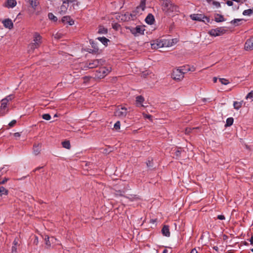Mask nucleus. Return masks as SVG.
<instances>
[{"label":"nucleus","instance_id":"obj_30","mask_svg":"<svg viewBox=\"0 0 253 253\" xmlns=\"http://www.w3.org/2000/svg\"><path fill=\"white\" fill-rule=\"evenodd\" d=\"M62 146L64 148L66 149L70 148V143L69 141H65L62 143Z\"/></svg>","mask_w":253,"mask_h":253},{"label":"nucleus","instance_id":"obj_6","mask_svg":"<svg viewBox=\"0 0 253 253\" xmlns=\"http://www.w3.org/2000/svg\"><path fill=\"white\" fill-rule=\"evenodd\" d=\"M127 113V109L123 107H118L114 113L116 117L120 118L125 117Z\"/></svg>","mask_w":253,"mask_h":253},{"label":"nucleus","instance_id":"obj_24","mask_svg":"<svg viewBox=\"0 0 253 253\" xmlns=\"http://www.w3.org/2000/svg\"><path fill=\"white\" fill-rule=\"evenodd\" d=\"M243 101H240V102L234 101L233 103V106H234V109H235L236 110H239L240 108H241V107L243 105Z\"/></svg>","mask_w":253,"mask_h":253},{"label":"nucleus","instance_id":"obj_23","mask_svg":"<svg viewBox=\"0 0 253 253\" xmlns=\"http://www.w3.org/2000/svg\"><path fill=\"white\" fill-rule=\"evenodd\" d=\"M18 245V240L17 239H15L13 241V246L12 247V253H17V247Z\"/></svg>","mask_w":253,"mask_h":253},{"label":"nucleus","instance_id":"obj_60","mask_svg":"<svg viewBox=\"0 0 253 253\" xmlns=\"http://www.w3.org/2000/svg\"><path fill=\"white\" fill-rule=\"evenodd\" d=\"M213 0H207V1L208 2V3H210V2H212Z\"/></svg>","mask_w":253,"mask_h":253},{"label":"nucleus","instance_id":"obj_2","mask_svg":"<svg viewBox=\"0 0 253 253\" xmlns=\"http://www.w3.org/2000/svg\"><path fill=\"white\" fill-rule=\"evenodd\" d=\"M190 70L189 66H182L174 69L172 74V78L176 81H181L184 78L185 74Z\"/></svg>","mask_w":253,"mask_h":253},{"label":"nucleus","instance_id":"obj_18","mask_svg":"<svg viewBox=\"0 0 253 253\" xmlns=\"http://www.w3.org/2000/svg\"><path fill=\"white\" fill-rule=\"evenodd\" d=\"M144 99L142 96H137L136 98V105L137 106L144 107V105L142 104V103L144 102Z\"/></svg>","mask_w":253,"mask_h":253},{"label":"nucleus","instance_id":"obj_16","mask_svg":"<svg viewBox=\"0 0 253 253\" xmlns=\"http://www.w3.org/2000/svg\"><path fill=\"white\" fill-rule=\"evenodd\" d=\"M42 144H35L33 146V153L35 155H38L40 154L41 150Z\"/></svg>","mask_w":253,"mask_h":253},{"label":"nucleus","instance_id":"obj_29","mask_svg":"<svg viewBox=\"0 0 253 253\" xmlns=\"http://www.w3.org/2000/svg\"><path fill=\"white\" fill-rule=\"evenodd\" d=\"M253 12V11L252 9H248L247 10H245L243 12V14L245 16H250L252 14Z\"/></svg>","mask_w":253,"mask_h":253},{"label":"nucleus","instance_id":"obj_14","mask_svg":"<svg viewBox=\"0 0 253 253\" xmlns=\"http://www.w3.org/2000/svg\"><path fill=\"white\" fill-rule=\"evenodd\" d=\"M191 18L193 20L199 21H204V19H207V17H205L203 14H193L190 15Z\"/></svg>","mask_w":253,"mask_h":253},{"label":"nucleus","instance_id":"obj_21","mask_svg":"<svg viewBox=\"0 0 253 253\" xmlns=\"http://www.w3.org/2000/svg\"><path fill=\"white\" fill-rule=\"evenodd\" d=\"M68 2L69 1L68 0L63 1L62 5L61 6V10L63 13H65L68 7Z\"/></svg>","mask_w":253,"mask_h":253},{"label":"nucleus","instance_id":"obj_10","mask_svg":"<svg viewBox=\"0 0 253 253\" xmlns=\"http://www.w3.org/2000/svg\"><path fill=\"white\" fill-rule=\"evenodd\" d=\"M42 38L40 35L38 33H35L34 34L33 41L32 43L38 45L39 47L42 43Z\"/></svg>","mask_w":253,"mask_h":253},{"label":"nucleus","instance_id":"obj_55","mask_svg":"<svg viewBox=\"0 0 253 253\" xmlns=\"http://www.w3.org/2000/svg\"><path fill=\"white\" fill-rule=\"evenodd\" d=\"M41 168H42V167H38V168H37L36 169H35L33 170V171L35 172L36 171L39 170V169H41Z\"/></svg>","mask_w":253,"mask_h":253},{"label":"nucleus","instance_id":"obj_20","mask_svg":"<svg viewBox=\"0 0 253 253\" xmlns=\"http://www.w3.org/2000/svg\"><path fill=\"white\" fill-rule=\"evenodd\" d=\"M162 232L163 235L167 237H169L170 232L169 226L168 225H165L162 229Z\"/></svg>","mask_w":253,"mask_h":253},{"label":"nucleus","instance_id":"obj_31","mask_svg":"<svg viewBox=\"0 0 253 253\" xmlns=\"http://www.w3.org/2000/svg\"><path fill=\"white\" fill-rule=\"evenodd\" d=\"M233 123V119L232 118H229L226 120V126H230Z\"/></svg>","mask_w":253,"mask_h":253},{"label":"nucleus","instance_id":"obj_15","mask_svg":"<svg viewBox=\"0 0 253 253\" xmlns=\"http://www.w3.org/2000/svg\"><path fill=\"white\" fill-rule=\"evenodd\" d=\"M44 240L45 242V244L48 247H50L51 244H55L56 241V239L53 237H51L49 238L48 236L46 235L45 236Z\"/></svg>","mask_w":253,"mask_h":253},{"label":"nucleus","instance_id":"obj_46","mask_svg":"<svg viewBox=\"0 0 253 253\" xmlns=\"http://www.w3.org/2000/svg\"><path fill=\"white\" fill-rule=\"evenodd\" d=\"M148 75V72L147 71L144 72L142 73L141 76L145 78L146 76Z\"/></svg>","mask_w":253,"mask_h":253},{"label":"nucleus","instance_id":"obj_48","mask_svg":"<svg viewBox=\"0 0 253 253\" xmlns=\"http://www.w3.org/2000/svg\"><path fill=\"white\" fill-rule=\"evenodd\" d=\"M192 130V129L190 128H187L186 129H185V133H187V134H188Z\"/></svg>","mask_w":253,"mask_h":253},{"label":"nucleus","instance_id":"obj_40","mask_svg":"<svg viewBox=\"0 0 253 253\" xmlns=\"http://www.w3.org/2000/svg\"><path fill=\"white\" fill-rule=\"evenodd\" d=\"M212 4L214 5L216 8H219L220 7V4L219 2L213 0Z\"/></svg>","mask_w":253,"mask_h":253},{"label":"nucleus","instance_id":"obj_9","mask_svg":"<svg viewBox=\"0 0 253 253\" xmlns=\"http://www.w3.org/2000/svg\"><path fill=\"white\" fill-rule=\"evenodd\" d=\"M7 103L6 100H1V106H0V115L3 116L8 112L7 108Z\"/></svg>","mask_w":253,"mask_h":253},{"label":"nucleus","instance_id":"obj_1","mask_svg":"<svg viewBox=\"0 0 253 253\" xmlns=\"http://www.w3.org/2000/svg\"><path fill=\"white\" fill-rule=\"evenodd\" d=\"M174 39H158L151 42V45L153 49H158L163 47H170L175 43Z\"/></svg>","mask_w":253,"mask_h":253},{"label":"nucleus","instance_id":"obj_54","mask_svg":"<svg viewBox=\"0 0 253 253\" xmlns=\"http://www.w3.org/2000/svg\"><path fill=\"white\" fill-rule=\"evenodd\" d=\"M144 117L145 118H148V119H150L151 118V116L150 115H144Z\"/></svg>","mask_w":253,"mask_h":253},{"label":"nucleus","instance_id":"obj_8","mask_svg":"<svg viewBox=\"0 0 253 253\" xmlns=\"http://www.w3.org/2000/svg\"><path fill=\"white\" fill-rule=\"evenodd\" d=\"M146 0H141L139 6L136 7V10L133 13H136V14H141L145 8Z\"/></svg>","mask_w":253,"mask_h":253},{"label":"nucleus","instance_id":"obj_50","mask_svg":"<svg viewBox=\"0 0 253 253\" xmlns=\"http://www.w3.org/2000/svg\"><path fill=\"white\" fill-rule=\"evenodd\" d=\"M181 151L180 150H177L176 152H175V155L177 156H179L180 154H181Z\"/></svg>","mask_w":253,"mask_h":253},{"label":"nucleus","instance_id":"obj_61","mask_svg":"<svg viewBox=\"0 0 253 253\" xmlns=\"http://www.w3.org/2000/svg\"><path fill=\"white\" fill-rule=\"evenodd\" d=\"M226 253H233L231 251H228Z\"/></svg>","mask_w":253,"mask_h":253},{"label":"nucleus","instance_id":"obj_17","mask_svg":"<svg viewBox=\"0 0 253 253\" xmlns=\"http://www.w3.org/2000/svg\"><path fill=\"white\" fill-rule=\"evenodd\" d=\"M17 4L16 0H7L5 3V7L7 8H13Z\"/></svg>","mask_w":253,"mask_h":253},{"label":"nucleus","instance_id":"obj_26","mask_svg":"<svg viewBox=\"0 0 253 253\" xmlns=\"http://www.w3.org/2000/svg\"><path fill=\"white\" fill-rule=\"evenodd\" d=\"M215 21L217 22H220L224 21L225 19L223 16L219 14H217L215 17Z\"/></svg>","mask_w":253,"mask_h":253},{"label":"nucleus","instance_id":"obj_43","mask_svg":"<svg viewBox=\"0 0 253 253\" xmlns=\"http://www.w3.org/2000/svg\"><path fill=\"white\" fill-rule=\"evenodd\" d=\"M16 122L15 120H12L11 122H10L9 123V126L11 127L14 126V125L16 124Z\"/></svg>","mask_w":253,"mask_h":253},{"label":"nucleus","instance_id":"obj_27","mask_svg":"<svg viewBox=\"0 0 253 253\" xmlns=\"http://www.w3.org/2000/svg\"><path fill=\"white\" fill-rule=\"evenodd\" d=\"M29 2L32 8L34 9H36V7L38 4V2L37 1V0H29Z\"/></svg>","mask_w":253,"mask_h":253},{"label":"nucleus","instance_id":"obj_34","mask_svg":"<svg viewBox=\"0 0 253 253\" xmlns=\"http://www.w3.org/2000/svg\"><path fill=\"white\" fill-rule=\"evenodd\" d=\"M43 119L45 120H49L51 119V116L49 114H44L42 115Z\"/></svg>","mask_w":253,"mask_h":253},{"label":"nucleus","instance_id":"obj_59","mask_svg":"<svg viewBox=\"0 0 253 253\" xmlns=\"http://www.w3.org/2000/svg\"><path fill=\"white\" fill-rule=\"evenodd\" d=\"M217 80V78H215V77H214V78H213V82H214V83L216 82Z\"/></svg>","mask_w":253,"mask_h":253},{"label":"nucleus","instance_id":"obj_39","mask_svg":"<svg viewBox=\"0 0 253 253\" xmlns=\"http://www.w3.org/2000/svg\"><path fill=\"white\" fill-rule=\"evenodd\" d=\"M125 190H119L118 191H116V193L115 194L117 196H123V194L125 193Z\"/></svg>","mask_w":253,"mask_h":253},{"label":"nucleus","instance_id":"obj_62","mask_svg":"<svg viewBox=\"0 0 253 253\" xmlns=\"http://www.w3.org/2000/svg\"><path fill=\"white\" fill-rule=\"evenodd\" d=\"M213 249H214V250H215L216 251H217V250L218 248H217V247H214L213 248Z\"/></svg>","mask_w":253,"mask_h":253},{"label":"nucleus","instance_id":"obj_5","mask_svg":"<svg viewBox=\"0 0 253 253\" xmlns=\"http://www.w3.org/2000/svg\"><path fill=\"white\" fill-rule=\"evenodd\" d=\"M111 71V68L105 67L100 68L96 71V76L98 78H103L107 75Z\"/></svg>","mask_w":253,"mask_h":253},{"label":"nucleus","instance_id":"obj_42","mask_svg":"<svg viewBox=\"0 0 253 253\" xmlns=\"http://www.w3.org/2000/svg\"><path fill=\"white\" fill-rule=\"evenodd\" d=\"M241 21V19H236L232 20L231 22V23L232 24H235L236 26V25H238V24H236V23H237L238 22H240Z\"/></svg>","mask_w":253,"mask_h":253},{"label":"nucleus","instance_id":"obj_3","mask_svg":"<svg viewBox=\"0 0 253 253\" xmlns=\"http://www.w3.org/2000/svg\"><path fill=\"white\" fill-rule=\"evenodd\" d=\"M162 9L167 14H170L173 12H177V7L169 0H162Z\"/></svg>","mask_w":253,"mask_h":253},{"label":"nucleus","instance_id":"obj_35","mask_svg":"<svg viewBox=\"0 0 253 253\" xmlns=\"http://www.w3.org/2000/svg\"><path fill=\"white\" fill-rule=\"evenodd\" d=\"M246 99H250L252 100H253V91H252L250 93H249L246 97Z\"/></svg>","mask_w":253,"mask_h":253},{"label":"nucleus","instance_id":"obj_45","mask_svg":"<svg viewBox=\"0 0 253 253\" xmlns=\"http://www.w3.org/2000/svg\"><path fill=\"white\" fill-rule=\"evenodd\" d=\"M226 4L228 5V6H232L233 5V2H232V1L231 0H228L227 2H226Z\"/></svg>","mask_w":253,"mask_h":253},{"label":"nucleus","instance_id":"obj_25","mask_svg":"<svg viewBox=\"0 0 253 253\" xmlns=\"http://www.w3.org/2000/svg\"><path fill=\"white\" fill-rule=\"evenodd\" d=\"M96 40H98L105 45H106L108 42L109 41V40L105 37H98L96 39Z\"/></svg>","mask_w":253,"mask_h":253},{"label":"nucleus","instance_id":"obj_28","mask_svg":"<svg viewBox=\"0 0 253 253\" xmlns=\"http://www.w3.org/2000/svg\"><path fill=\"white\" fill-rule=\"evenodd\" d=\"M8 194V190L3 186H0V196L6 195Z\"/></svg>","mask_w":253,"mask_h":253},{"label":"nucleus","instance_id":"obj_49","mask_svg":"<svg viewBox=\"0 0 253 253\" xmlns=\"http://www.w3.org/2000/svg\"><path fill=\"white\" fill-rule=\"evenodd\" d=\"M14 136L15 137H19L20 136V133L19 132H16L14 133Z\"/></svg>","mask_w":253,"mask_h":253},{"label":"nucleus","instance_id":"obj_53","mask_svg":"<svg viewBox=\"0 0 253 253\" xmlns=\"http://www.w3.org/2000/svg\"><path fill=\"white\" fill-rule=\"evenodd\" d=\"M69 25H73V24H74V21L71 20V21H70L69 22Z\"/></svg>","mask_w":253,"mask_h":253},{"label":"nucleus","instance_id":"obj_12","mask_svg":"<svg viewBox=\"0 0 253 253\" xmlns=\"http://www.w3.org/2000/svg\"><path fill=\"white\" fill-rule=\"evenodd\" d=\"M2 23L5 28L11 30L13 28V23L12 21L9 18L3 20Z\"/></svg>","mask_w":253,"mask_h":253},{"label":"nucleus","instance_id":"obj_19","mask_svg":"<svg viewBox=\"0 0 253 253\" xmlns=\"http://www.w3.org/2000/svg\"><path fill=\"white\" fill-rule=\"evenodd\" d=\"M155 21L154 16L151 14H149L145 18V21L147 24H152Z\"/></svg>","mask_w":253,"mask_h":253},{"label":"nucleus","instance_id":"obj_36","mask_svg":"<svg viewBox=\"0 0 253 253\" xmlns=\"http://www.w3.org/2000/svg\"><path fill=\"white\" fill-rule=\"evenodd\" d=\"M219 81L222 84L226 85L229 83L228 81L225 79H220Z\"/></svg>","mask_w":253,"mask_h":253},{"label":"nucleus","instance_id":"obj_63","mask_svg":"<svg viewBox=\"0 0 253 253\" xmlns=\"http://www.w3.org/2000/svg\"><path fill=\"white\" fill-rule=\"evenodd\" d=\"M251 251L253 252V249H251Z\"/></svg>","mask_w":253,"mask_h":253},{"label":"nucleus","instance_id":"obj_58","mask_svg":"<svg viewBox=\"0 0 253 253\" xmlns=\"http://www.w3.org/2000/svg\"><path fill=\"white\" fill-rule=\"evenodd\" d=\"M168 253V250H166V249H165L163 252V253Z\"/></svg>","mask_w":253,"mask_h":253},{"label":"nucleus","instance_id":"obj_38","mask_svg":"<svg viewBox=\"0 0 253 253\" xmlns=\"http://www.w3.org/2000/svg\"><path fill=\"white\" fill-rule=\"evenodd\" d=\"M90 43L91 44L92 47L96 50H98V46L96 45L95 42L93 41H90Z\"/></svg>","mask_w":253,"mask_h":253},{"label":"nucleus","instance_id":"obj_37","mask_svg":"<svg viewBox=\"0 0 253 253\" xmlns=\"http://www.w3.org/2000/svg\"><path fill=\"white\" fill-rule=\"evenodd\" d=\"M13 98V96L12 95H10L6 96L5 98L2 99V100H6V103H8V102L9 101L11 100Z\"/></svg>","mask_w":253,"mask_h":253},{"label":"nucleus","instance_id":"obj_44","mask_svg":"<svg viewBox=\"0 0 253 253\" xmlns=\"http://www.w3.org/2000/svg\"><path fill=\"white\" fill-rule=\"evenodd\" d=\"M8 180L7 178H4L3 180L0 181V184H3Z\"/></svg>","mask_w":253,"mask_h":253},{"label":"nucleus","instance_id":"obj_7","mask_svg":"<svg viewBox=\"0 0 253 253\" xmlns=\"http://www.w3.org/2000/svg\"><path fill=\"white\" fill-rule=\"evenodd\" d=\"M104 62L103 60L100 59H96L90 61L87 64V65L84 67H87L88 68H93L98 67L100 65H102Z\"/></svg>","mask_w":253,"mask_h":253},{"label":"nucleus","instance_id":"obj_32","mask_svg":"<svg viewBox=\"0 0 253 253\" xmlns=\"http://www.w3.org/2000/svg\"><path fill=\"white\" fill-rule=\"evenodd\" d=\"M48 16L49 19L53 20L54 21L57 20V17L52 13H49Z\"/></svg>","mask_w":253,"mask_h":253},{"label":"nucleus","instance_id":"obj_57","mask_svg":"<svg viewBox=\"0 0 253 253\" xmlns=\"http://www.w3.org/2000/svg\"><path fill=\"white\" fill-rule=\"evenodd\" d=\"M190 70L189 71H195V68L194 67H192V68H190Z\"/></svg>","mask_w":253,"mask_h":253},{"label":"nucleus","instance_id":"obj_47","mask_svg":"<svg viewBox=\"0 0 253 253\" xmlns=\"http://www.w3.org/2000/svg\"><path fill=\"white\" fill-rule=\"evenodd\" d=\"M217 218L220 219V220H223V219H225V217L223 215H219L217 216Z\"/></svg>","mask_w":253,"mask_h":253},{"label":"nucleus","instance_id":"obj_11","mask_svg":"<svg viewBox=\"0 0 253 253\" xmlns=\"http://www.w3.org/2000/svg\"><path fill=\"white\" fill-rule=\"evenodd\" d=\"M244 48L246 50L248 51L253 50V37L246 41Z\"/></svg>","mask_w":253,"mask_h":253},{"label":"nucleus","instance_id":"obj_4","mask_svg":"<svg viewBox=\"0 0 253 253\" xmlns=\"http://www.w3.org/2000/svg\"><path fill=\"white\" fill-rule=\"evenodd\" d=\"M226 31L227 30L224 27H218L211 30L208 33L211 36L216 37L223 35Z\"/></svg>","mask_w":253,"mask_h":253},{"label":"nucleus","instance_id":"obj_51","mask_svg":"<svg viewBox=\"0 0 253 253\" xmlns=\"http://www.w3.org/2000/svg\"><path fill=\"white\" fill-rule=\"evenodd\" d=\"M147 165L148 167H152V166L151 165V162L149 160L148 162L147 163Z\"/></svg>","mask_w":253,"mask_h":253},{"label":"nucleus","instance_id":"obj_13","mask_svg":"<svg viewBox=\"0 0 253 253\" xmlns=\"http://www.w3.org/2000/svg\"><path fill=\"white\" fill-rule=\"evenodd\" d=\"M144 29L140 26H136L135 28H132L130 30L131 33L135 36L138 34H143Z\"/></svg>","mask_w":253,"mask_h":253},{"label":"nucleus","instance_id":"obj_22","mask_svg":"<svg viewBox=\"0 0 253 253\" xmlns=\"http://www.w3.org/2000/svg\"><path fill=\"white\" fill-rule=\"evenodd\" d=\"M39 46L33 43H31L28 45V52L29 53H32L34 51V50L38 48Z\"/></svg>","mask_w":253,"mask_h":253},{"label":"nucleus","instance_id":"obj_56","mask_svg":"<svg viewBox=\"0 0 253 253\" xmlns=\"http://www.w3.org/2000/svg\"><path fill=\"white\" fill-rule=\"evenodd\" d=\"M251 244H253V237H252L250 240Z\"/></svg>","mask_w":253,"mask_h":253},{"label":"nucleus","instance_id":"obj_33","mask_svg":"<svg viewBox=\"0 0 253 253\" xmlns=\"http://www.w3.org/2000/svg\"><path fill=\"white\" fill-rule=\"evenodd\" d=\"M98 33L100 34H106L107 33V30L103 27H100L98 30Z\"/></svg>","mask_w":253,"mask_h":253},{"label":"nucleus","instance_id":"obj_52","mask_svg":"<svg viewBox=\"0 0 253 253\" xmlns=\"http://www.w3.org/2000/svg\"><path fill=\"white\" fill-rule=\"evenodd\" d=\"M190 253H198V252L195 249H193L192 250Z\"/></svg>","mask_w":253,"mask_h":253},{"label":"nucleus","instance_id":"obj_41","mask_svg":"<svg viewBox=\"0 0 253 253\" xmlns=\"http://www.w3.org/2000/svg\"><path fill=\"white\" fill-rule=\"evenodd\" d=\"M120 122L119 121H118L117 122L114 126V127L116 129H119L120 128Z\"/></svg>","mask_w":253,"mask_h":253}]
</instances>
